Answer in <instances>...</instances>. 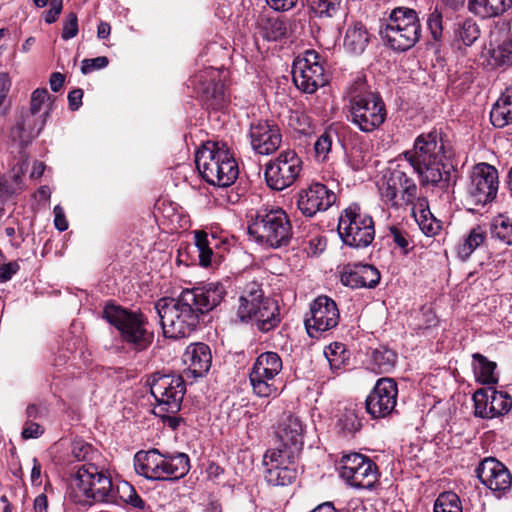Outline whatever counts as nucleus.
Returning <instances> with one entry per match:
<instances>
[{
  "instance_id": "41",
  "label": "nucleus",
  "mask_w": 512,
  "mask_h": 512,
  "mask_svg": "<svg viewBox=\"0 0 512 512\" xmlns=\"http://www.w3.org/2000/svg\"><path fill=\"white\" fill-rule=\"evenodd\" d=\"M490 57L495 67L512 66V34L491 49Z\"/></svg>"
},
{
  "instance_id": "50",
  "label": "nucleus",
  "mask_w": 512,
  "mask_h": 512,
  "mask_svg": "<svg viewBox=\"0 0 512 512\" xmlns=\"http://www.w3.org/2000/svg\"><path fill=\"white\" fill-rule=\"evenodd\" d=\"M50 99L51 96L49 95V92L46 88L35 89L31 94L30 108L28 111L35 113L37 115H41L42 113L40 112L44 105L46 106V110L49 109L50 111V104L47 103L48 101H50Z\"/></svg>"
},
{
  "instance_id": "51",
  "label": "nucleus",
  "mask_w": 512,
  "mask_h": 512,
  "mask_svg": "<svg viewBox=\"0 0 512 512\" xmlns=\"http://www.w3.org/2000/svg\"><path fill=\"white\" fill-rule=\"evenodd\" d=\"M421 208V219L419 220V227L423 231L424 234L427 236H434L436 235L440 229L441 225L438 220H436L429 210Z\"/></svg>"
},
{
  "instance_id": "21",
  "label": "nucleus",
  "mask_w": 512,
  "mask_h": 512,
  "mask_svg": "<svg viewBox=\"0 0 512 512\" xmlns=\"http://www.w3.org/2000/svg\"><path fill=\"white\" fill-rule=\"evenodd\" d=\"M476 474L480 482L494 493L502 495L511 489L512 475L496 458L488 457L482 460L476 468Z\"/></svg>"
},
{
  "instance_id": "6",
  "label": "nucleus",
  "mask_w": 512,
  "mask_h": 512,
  "mask_svg": "<svg viewBox=\"0 0 512 512\" xmlns=\"http://www.w3.org/2000/svg\"><path fill=\"white\" fill-rule=\"evenodd\" d=\"M236 315L242 323L254 321L261 332H269L280 323L277 301L265 297L261 285L256 282L249 283L242 291Z\"/></svg>"
},
{
  "instance_id": "30",
  "label": "nucleus",
  "mask_w": 512,
  "mask_h": 512,
  "mask_svg": "<svg viewBox=\"0 0 512 512\" xmlns=\"http://www.w3.org/2000/svg\"><path fill=\"white\" fill-rule=\"evenodd\" d=\"M214 73L212 68L200 72L195 76L194 82L201 85L200 91L206 99H212L219 106L225 101V88L222 82L214 81Z\"/></svg>"
},
{
  "instance_id": "18",
  "label": "nucleus",
  "mask_w": 512,
  "mask_h": 512,
  "mask_svg": "<svg viewBox=\"0 0 512 512\" xmlns=\"http://www.w3.org/2000/svg\"><path fill=\"white\" fill-rule=\"evenodd\" d=\"M339 317L335 301L326 295L318 296L310 305V317L304 321L308 335L318 338L323 332L335 328Z\"/></svg>"
},
{
  "instance_id": "64",
  "label": "nucleus",
  "mask_w": 512,
  "mask_h": 512,
  "mask_svg": "<svg viewBox=\"0 0 512 512\" xmlns=\"http://www.w3.org/2000/svg\"><path fill=\"white\" fill-rule=\"evenodd\" d=\"M83 91L82 89H74L68 94L69 107L72 111H76L82 105Z\"/></svg>"
},
{
  "instance_id": "47",
  "label": "nucleus",
  "mask_w": 512,
  "mask_h": 512,
  "mask_svg": "<svg viewBox=\"0 0 512 512\" xmlns=\"http://www.w3.org/2000/svg\"><path fill=\"white\" fill-rule=\"evenodd\" d=\"M342 0H306L308 8L317 17H333L339 10Z\"/></svg>"
},
{
  "instance_id": "16",
  "label": "nucleus",
  "mask_w": 512,
  "mask_h": 512,
  "mask_svg": "<svg viewBox=\"0 0 512 512\" xmlns=\"http://www.w3.org/2000/svg\"><path fill=\"white\" fill-rule=\"evenodd\" d=\"M302 160L291 149L283 150L265 165V180L273 190L282 191L290 187L299 177Z\"/></svg>"
},
{
  "instance_id": "44",
  "label": "nucleus",
  "mask_w": 512,
  "mask_h": 512,
  "mask_svg": "<svg viewBox=\"0 0 512 512\" xmlns=\"http://www.w3.org/2000/svg\"><path fill=\"white\" fill-rule=\"evenodd\" d=\"M324 354L332 370L341 369L349 360L345 345L339 342H334L327 346Z\"/></svg>"
},
{
  "instance_id": "31",
  "label": "nucleus",
  "mask_w": 512,
  "mask_h": 512,
  "mask_svg": "<svg viewBox=\"0 0 512 512\" xmlns=\"http://www.w3.org/2000/svg\"><path fill=\"white\" fill-rule=\"evenodd\" d=\"M494 127L504 128L512 123V84L506 88L490 111Z\"/></svg>"
},
{
  "instance_id": "3",
  "label": "nucleus",
  "mask_w": 512,
  "mask_h": 512,
  "mask_svg": "<svg viewBox=\"0 0 512 512\" xmlns=\"http://www.w3.org/2000/svg\"><path fill=\"white\" fill-rule=\"evenodd\" d=\"M344 100L347 102V120L361 132H374L385 122V103L378 92L370 89L364 76H356L347 86Z\"/></svg>"
},
{
  "instance_id": "35",
  "label": "nucleus",
  "mask_w": 512,
  "mask_h": 512,
  "mask_svg": "<svg viewBox=\"0 0 512 512\" xmlns=\"http://www.w3.org/2000/svg\"><path fill=\"white\" fill-rule=\"evenodd\" d=\"M397 362V354L387 347H379L372 351L369 360L370 369L377 373L391 372Z\"/></svg>"
},
{
  "instance_id": "29",
  "label": "nucleus",
  "mask_w": 512,
  "mask_h": 512,
  "mask_svg": "<svg viewBox=\"0 0 512 512\" xmlns=\"http://www.w3.org/2000/svg\"><path fill=\"white\" fill-rule=\"evenodd\" d=\"M163 480H178L190 470V459L185 453L162 454Z\"/></svg>"
},
{
  "instance_id": "49",
  "label": "nucleus",
  "mask_w": 512,
  "mask_h": 512,
  "mask_svg": "<svg viewBox=\"0 0 512 512\" xmlns=\"http://www.w3.org/2000/svg\"><path fill=\"white\" fill-rule=\"evenodd\" d=\"M338 425L343 432L354 434L362 428V419L353 407H347L341 414Z\"/></svg>"
},
{
  "instance_id": "4",
  "label": "nucleus",
  "mask_w": 512,
  "mask_h": 512,
  "mask_svg": "<svg viewBox=\"0 0 512 512\" xmlns=\"http://www.w3.org/2000/svg\"><path fill=\"white\" fill-rule=\"evenodd\" d=\"M166 338L189 337L198 327L201 314L182 291L177 298H162L155 304Z\"/></svg>"
},
{
  "instance_id": "58",
  "label": "nucleus",
  "mask_w": 512,
  "mask_h": 512,
  "mask_svg": "<svg viewBox=\"0 0 512 512\" xmlns=\"http://www.w3.org/2000/svg\"><path fill=\"white\" fill-rule=\"evenodd\" d=\"M44 433V429L36 422L26 421L22 430L24 439L38 438Z\"/></svg>"
},
{
  "instance_id": "53",
  "label": "nucleus",
  "mask_w": 512,
  "mask_h": 512,
  "mask_svg": "<svg viewBox=\"0 0 512 512\" xmlns=\"http://www.w3.org/2000/svg\"><path fill=\"white\" fill-rule=\"evenodd\" d=\"M335 134L331 132H324L315 142L314 149L318 158L325 160L328 153L331 151L333 138Z\"/></svg>"
},
{
  "instance_id": "24",
  "label": "nucleus",
  "mask_w": 512,
  "mask_h": 512,
  "mask_svg": "<svg viewBox=\"0 0 512 512\" xmlns=\"http://www.w3.org/2000/svg\"><path fill=\"white\" fill-rule=\"evenodd\" d=\"M190 297L193 305L201 315L216 308L225 298L227 291L219 282L208 283L201 287L183 290Z\"/></svg>"
},
{
  "instance_id": "27",
  "label": "nucleus",
  "mask_w": 512,
  "mask_h": 512,
  "mask_svg": "<svg viewBox=\"0 0 512 512\" xmlns=\"http://www.w3.org/2000/svg\"><path fill=\"white\" fill-rule=\"evenodd\" d=\"M303 425L299 418L289 415L278 427L276 432L280 448L300 453L303 448Z\"/></svg>"
},
{
  "instance_id": "19",
  "label": "nucleus",
  "mask_w": 512,
  "mask_h": 512,
  "mask_svg": "<svg viewBox=\"0 0 512 512\" xmlns=\"http://www.w3.org/2000/svg\"><path fill=\"white\" fill-rule=\"evenodd\" d=\"M397 383L392 378H380L365 400L366 412L373 419L390 416L396 407Z\"/></svg>"
},
{
  "instance_id": "23",
  "label": "nucleus",
  "mask_w": 512,
  "mask_h": 512,
  "mask_svg": "<svg viewBox=\"0 0 512 512\" xmlns=\"http://www.w3.org/2000/svg\"><path fill=\"white\" fill-rule=\"evenodd\" d=\"M48 117L49 109L41 115L30 111L22 112L11 129L12 139L18 141L22 146L30 144L40 134Z\"/></svg>"
},
{
  "instance_id": "25",
  "label": "nucleus",
  "mask_w": 512,
  "mask_h": 512,
  "mask_svg": "<svg viewBox=\"0 0 512 512\" xmlns=\"http://www.w3.org/2000/svg\"><path fill=\"white\" fill-rule=\"evenodd\" d=\"M183 361L187 365V368L183 371L185 378L203 377L211 367V350L204 343H192L186 348Z\"/></svg>"
},
{
  "instance_id": "9",
  "label": "nucleus",
  "mask_w": 512,
  "mask_h": 512,
  "mask_svg": "<svg viewBox=\"0 0 512 512\" xmlns=\"http://www.w3.org/2000/svg\"><path fill=\"white\" fill-rule=\"evenodd\" d=\"M103 317L117 328L122 340L135 351L146 350L151 345L154 335L147 329L144 315L108 304L103 310Z\"/></svg>"
},
{
  "instance_id": "32",
  "label": "nucleus",
  "mask_w": 512,
  "mask_h": 512,
  "mask_svg": "<svg viewBox=\"0 0 512 512\" xmlns=\"http://www.w3.org/2000/svg\"><path fill=\"white\" fill-rule=\"evenodd\" d=\"M512 7V0H468L471 13L483 19L497 17Z\"/></svg>"
},
{
  "instance_id": "36",
  "label": "nucleus",
  "mask_w": 512,
  "mask_h": 512,
  "mask_svg": "<svg viewBox=\"0 0 512 512\" xmlns=\"http://www.w3.org/2000/svg\"><path fill=\"white\" fill-rule=\"evenodd\" d=\"M300 453L280 447L268 449L263 456L265 468H280L297 465L296 460Z\"/></svg>"
},
{
  "instance_id": "48",
  "label": "nucleus",
  "mask_w": 512,
  "mask_h": 512,
  "mask_svg": "<svg viewBox=\"0 0 512 512\" xmlns=\"http://www.w3.org/2000/svg\"><path fill=\"white\" fill-rule=\"evenodd\" d=\"M490 395H491V387L478 389L473 394V401L475 407V416L484 418V419H492L493 414L490 411Z\"/></svg>"
},
{
  "instance_id": "13",
  "label": "nucleus",
  "mask_w": 512,
  "mask_h": 512,
  "mask_svg": "<svg viewBox=\"0 0 512 512\" xmlns=\"http://www.w3.org/2000/svg\"><path fill=\"white\" fill-rule=\"evenodd\" d=\"M339 473L351 487L366 490H372L380 477L375 462L368 456L356 452L342 456Z\"/></svg>"
},
{
  "instance_id": "1",
  "label": "nucleus",
  "mask_w": 512,
  "mask_h": 512,
  "mask_svg": "<svg viewBox=\"0 0 512 512\" xmlns=\"http://www.w3.org/2000/svg\"><path fill=\"white\" fill-rule=\"evenodd\" d=\"M72 457L81 465L73 467L69 480V495L78 504L91 505L94 502H108L112 491V480L91 461L97 456L92 445L84 441L72 444Z\"/></svg>"
},
{
  "instance_id": "45",
  "label": "nucleus",
  "mask_w": 512,
  "mask_h": 512,
  "mask_svg": "<svg viewBox=\"0 0 512 512\" xmlns=\"http://www.w3.org/2000/svg\"><path fill=\"white\" fill-rule=\"evenodd\" d=\"M490 411L493 418L507 414L512 408V398L507 392L491 387Z\"/></svg>"
},
{
  "instance_id": "56",
  "label": "nucleus",
  "mask_w": 512,
  "mask_h": 512,
  "mask_svg": "<svg viewBox=\"0 0 512 512\" xmlns=\"http://www.w3.org/2000/svg\"><path fill=\"white\" fill-rule=\"evenodd\" d=\"M389 235H390V237H392L393 242L399 248H401L404 251V253L408 252L409 242L407 240V233L404 230H402L396 226H391L389 228Z\"/></svg>"
},
{
  "instance_id": "55",
  "label": "nucleus",
  "mask_w": 512,
  "mask_h": 512,
  "mask_svg": "<svg viewBox=\"0 0 512 512\" xmlns=\"http://www.w3.org/2000/svg\"><path fill=\"white\" fill-rule=\"evenodd\" d=\"M109 63L106 56H99L92 59H84L81 64V72L87 75L95 70L105 68Z\"/></svg>"
},
{
  "instance_id": "42",
  "label": "nucleus",
  "mask_w": 512,
  "mask_h": 512,
  "mask_svg": "<svg viewBox=\"0 0 512 512\" xmlns=\"http://www.w3.org/2000/svg\"><path fill=\"white\" fill-rule=\"evenodd\" d=\"M479 35V27L472 19H465L458 23L455 29V39L465 46H471L479 38Z\"/></svg>"
},
{
  "instance_id": "7",
  "label": "nucleus",
  "mask_w": 512,
  "mask_h": 512,
  "mask_svg": "<svg viewBox=\"0 0 512 512\" xmlns=\"http://www.w3.org/2000/svg\"><path fill=\"white\" fill-rule=\"evenodd\" d=\"M421 31L420 19L414 9L396 7L383 19L379 34L391 49L404 52L420 40Z\"/></svg>"
},
{
  "instance_id": "62",
  "label": "nucleus",
  "mask_w": 512,
  "mask_h": 512,
  "mask_svg": "<svg viewBox=\"0 0 512 512\" xmlns=\"http://www.w3.org/2000/svg\"><path fill=\"white\" fill-rule=\"evenodd\" d=\"M54 225L59 231H65L68 228V222L64 210L59 205L54 207Z\"/></svg>"
},
{
  "instance_id": "12",
  "label": "nucleus",
  "mask_w": 512,
  "mask_h": 512,
  "mask_svg": "<svg viewBox=\"0 0 512 512\" xmlns=\"http://www.w3.org/2000/svg\"><path fill=\"white\" fill-rule=\"evenodd\" d=\"M184 375L152 376L150 392L156 400L154 414L164 419L166 414H175L180 408L186 392Z\"/></svg>"
},
{
  "instance_id": "15",
  "label": "nucleus",
  "mask_w": 512,
  "mask_h": 512,
  "mask_svg": "<svg viewBox=\"0 0 512 512\" xmlns=\"http://www.w3.org/2000/svg\"><path fill=\"white\" fill-rule=\"evenodd\" d=\"M498 189V170L488 163L476 164L470 172L469 182L466 185L468 201L477 206H485L496 199Z\"/></svg>"
},
{
  "instance_id": "8",
  "label": "nucleus",
  "mask_w": 512,
  "mask_h": 512,
  "mask_svg": "<svg viewBox=\"0 0 512 512\" xmlns=\"http://www.w3.org/2000/svg\"><path fill=\"white\" fill-rule=\"evenodd\" d=\"M412 168L406 164H398L388 170L379 184L382 202L389 208L399 209L406 206L423 207L427 201L420 197L418 186L411 176Z\"/></svg>"
},
{
  "instance_id": "11",
  "label": "nucleus",
  "mask_w": 512,
  "mask_h": 512,
  "mask_svg": "<svg viewBox=\"0 0 512 512\" xmlns=\"http://www.w3.org/2000/svg\"><path fill=\"white\" fill-rule=\"evenodd\" d=\"M337 231L342 242L352 248H366L375 237L372 217L355 203L341 212Z\"/></svg>"
},
{
  "instance_id": "22",
  "label": "nucleus",
  "mask_w": 512,
  "mask_h": 512,
  "mask_svg": "<svg viewBox=\"0 0 512 512\" xmlns=\"http://www.w3.org/2000/svg\"><path fill=\"white\" fill-rule=\"evenodd\" d=\"M249 137L252 149L261 155L272 154L280 147L282 142L279 127L268 120L252 122Z\"/></svg>"
},
{
  "instance_id": "43",
  "label": "nucleus",
  "mask_w": 512,
  "mask_h": 512,
  "mask_svg": "<svg viewBox=\"0 0 512 512\" xmlns=\"http://www.w3.org/2000/svg\"><path fill=\"white\" fill-rule=\"evenodd\" d=\"M195 245L199 252V262L203 267H208L212 262L213 251L211 245L215 242V238H208L204 231H194Z\"/></svg>"
},
{
  "instance_id": "34",
  "label": "nucleus",
  "mask_w": 512,
  "mask_h": 512,
  "mask_svg": "<svg viewBox=\"0 0 512 512\" xmlns=\"http://www.w3.org/2000/svg\"><path fill=\"white\" fill-rule=\"evenodd\" d=\"M472 359L476 380L485 385L497 384L498 376L495 374L497 364L480 353H474Z\"/></svg>"
},
{
  "instance_id": "14",
  "label": "nucleus",
  "mask_w": 512,
  "mask_h": 512,
  "mask_svg": "<svg viewBox=\"0 0 512 512\" xmlns=\"http://www.w3.org/2000/svg\"><path fill=\"white\" fill-rule=\"evenodd\" d=\"M282 366V360L276 352H264L256 358L249 373L255 395L264 398L277 395V376Z\"/></svg>"
},
{
  "instance_id": "10",
  "label": "nucleus",
  "mask_w": 512,
  "mask_h": 512,
  "mask_svg": "<svg viewBox=\"0 0 512 512\" xmlns=\"http://www.w3.org/2000/svg\"><path fill=\"white\" fill-rule=\"evenodd\" d=\"M249 234L257 242L272 248L288 245L292 237L291 222L281 208L261 209L248 226Z\"/></svg>"
},
{
  "instance_id": "46",
  "label": "nucleus",
  "mask_w": 512,
  "mask_h": 512,
  "mask_svg": "<svg viewBox=\"0 0 512 512\" xmlns=\"http://www.w3.org/2000/svg\"><path fill=\"white\" fill-rule=\"evenodd\" d=\"M433 512H463L459 496L454 492L441 493L434 503Z\"/></svg>"
},
{
  "instance_id": "39",
  "label": "nucleus",
  "mask_w": 512,
  "mask_h": 512,
  "mask_svg": "<svg viewBox=\"0 0 512 512\" xmlns=\"http://www.w3.org/2000/svg\"><path fill=\"white\" fill-rule=\"evenodd\" d=\"M298 475L297 465L285 467L265 468V479L273 486H287L292 484Z\"/></svg>"
},
{
  "instance_id": "59",
  "label": "nucleus",
  "mask_w": 512,
  "mask_h": 512,
  "mask_svg": "<svg viewBox=\"0 0 512 512\" xmlns=\"http://www.w3.org/2000/svg\"><path fill=\"white\" fill-rule=\"evenodd\" d=\"M62 8H63V0H51L50 8H49V10L46 11L45 16H44L45 22L48 24L54 23L58 19L59 15L62 11Z\"/></svg>"
},
{
  "instance_id": "38",
  "label": "nucleus",
  "mask_w": 512,
  "mask_h": 512,
  "mask_svg": "<svg viewBox=\"0 0 512 512\" xmlns=\"http://www.w3.org/2000/svg\"><path fill=\"white\" fill-rule=\"evenodd\" d=\"M486 230L477 225L473 227L468 235L464 238V241L458 245L457 253L462 260L468 259L471 254L484 243L486 239Z\"/></svg>"
},
{
  "instance_id": "40",
  "label": "nucleus",
  "mask_w": 512,
  "mask_h": 512,
  "mask_svg": "<svg viewBox=\"0 0 512 512\" xmlns=\"http://www.w3.org/2000/svg\"><path fill=\"white\" fill-rule=\"evenodd\" d=\"M492 238L505 245H512V218L499 214L493 218L490 225Z\"/></svg>"
},
{
  "instance_id": "57",
  "label": "nucleus",
  "mask_w": 512,
  "mask_h": 512,
  "mask_svg": "<svg viewBox=\"0 0 512 512\" xmlns=\"http://www.w3.org/2000/svg\"><path fill=\"white\" fill-rule=\"evenodd\" d=\"M117 493L121 501L126 505L130 502L136 495H138L135 488L128 482L123 481L117 485Z\"/></svg>"
},
{
  "instance_id": "33",
  "label": "nucleus",
  "mask_w": 512,
  "mask_h": 512,
  "mask_svg": "<svg viewBox=\"0 0 512 512\" xmlns=\"http://www.w3.org/2000/svg\"><path fill=\"white\" fill-rule=\"evenodd\" d=\"M258 33L268 41H277L287 34V24L280 17L260 15L257 20Z\"/></svg>"
},
{
  "instance_id": "2",
  "label": "nucleus",
  "mask_w": 512,
  "mask_h": 512,
  "mask_svg": "<svg viewBox=\"0 0 512 512\" xmlns=\"http://www.w3.org/2000/svg\"><path fill=\"white\" fill-rule=\"evenodd\" d=\"M413 173L418 175L421 186L437 185L447 182L450 177L452 149L437 131L420 134L413 148L402 154Z\"/></svg>"
},
{
  "instance_id": "60",
  "label": "nucleus",
  "mask_w": 512,
  "mask_h": 512,
  "mask_svg": "<svg viewBox=\"0 0 512 512\" xmlns=\"http://www.w3.org/2000/svg\"><path fill=\"white\" fill-rule=\"evenodd\" d=\"M20 269L16 261L9 262L0 266V283L9 281Z\"/></svg>"
},
{
  "instance_id": "17",
  "label": "nucleus",
  "mask_w": 512,
  "mask_h": 512,
  "mask_svg": "<svg viewBox=\"0 0 512 512\" xmlns=\"http://www.w3.org/2000/svg\"><path fill=\"white\" fill-rule=\"evenodd\" d=\"M292 77L296 87L308 94L328 83L324 68L319 63V54L314 50H307L303 57L294 60Z\"/></svg>"
},
{
  "instance_id": "20",
  "label": "nucleus",
  "mask_w": 512,
  "mask_h": 512,
  "mask_svg": "<svg viewBox=\"0 0 512 512\" xmlns=\"http://www.w3.org/2000/svg\"><path fill=\"white\" fill-rule=\"evenodd\" d=\"M297 208L305 217H313L328 210L336 202V194L320 182L301 188L296 196Z\"/></svg>"
},
{
  "instance_id": "37",
  "label": "nucleus",
  "mask_w": 512,
  "mask_h": 512,
  "mask_svg": "<svg viewBox=\"0 0 512 512\" xmlns=\"http://www.w3.org/2000/svg\"><path fill=\"white\" fill-rule=\"evenodd\" d=\"M369 42L367 30L360 24L349 27L344 37V48L352 54H361Z\"/></svg>"
},
{
  "instance_id": "26",
  "label": "nucleus",
  "mask_w": 512,
  "mask_h": 512,
  "mask_svg": "<svg viewBox=\"0 0 512 512\" xmlns=\"http://www.w3.org/2000/svg\"><path fill=\"white\" fill-rule=\"evenodd\" d=\"M343 285L357 288H375L381 279L378 269L369 264H353L344 267L341 273Z\"/></svg>"
},
{
  "instance_id": "5",
  "label": "nucleus",
  "mask_w": 512,
  "mask_h": 512,
  "mask_svg": "<svg viewBox=\"0 0 512 512\" xmlns=\"http://www.w3.org/2000/svg\"><path fill=\"white\" fill-rule=\"evenodd\" d=\"M195 164L202 179L218 187L232 185L239 175L238 164L224 144L207 142L197 150Z\"/></svg>"
},
{
  "instance_id": "28",
  "label": "nucleus",
  "mask_w": 512,
  "mask_h": 512,
  "mask_svg": "<svg viewBox=\"0 0 512 512\" xmlns=\"http://www.w3.org/2000/svg\"><path fill=\"white\" fill-rule=\"evenodd\" d=\"M162 454L157 449L138 451L134 455V468L148 480H163Z\"/></svg>"
},
{
  "instance_id": "52",
  "label": "nucleus",
  "mask_w": 512,
  "mask_h": 512,
  "mask_svg": "<svg viewBox=\"0 0 512 512\" xmlns=\"http://www.w3.org/2000/svg\"><path fill=\"white\" fill-rule=\"evenodd\" d=\"M427 27L434 41L438 42L443 36V16L436 8L429 14L427 19Z\"/></svg>"
},
{
  "instance_id": "61",
  "label": "nucleus",
  "mask_w": 512,
  "mask_h": 512,
  "mask_svg": "<svg viewBox=\"0 0 512 512\" xmlns=\"http://www.w3.org/2000/svg\"><path fill=\"white\" fill-rule=\"evenodd\" d=\"M131 512H153L151 506L138 494L128 504Z\"/></svg>"
},
{
  "instance_id": "54",
  "label": "nucleus",
  "mask_w": 512,
  "mask_h": 512,
  "mask_svg": "<svg viewBox=\"0 0 512 512\" xmlns=\"http://www.w3.org/2000/svg\"><path fill=\"white\" fill-rule=\"evenodd\" d=\"M78 18L76 13L70 12L63 21L61 37L64 40L74 38L78 33Z\"/></svg>"
},
{
  "instance_id": "63",
  "label": "nucleus",
  "mask_w": 512,
  "mask_h": 512,
  "mask_svg": "<svg viewBox=\"0 0 512 512\" xmlns=\"http://www.w3.org/2000/svg\"><path fill=\"white\" fill-rule=\"evenodd\" d=\"M298 0H266L267 4L275 11H288L292 9Z\"/></svg>"
}]
</instances>
